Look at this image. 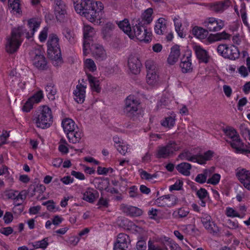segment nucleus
<instances>
[{"instance_id":"nucleus-36","label":"nucleus","mask_w":250,"mask_h":250,"mask_svg":"<svg viewBox=\"0 0 250 250\" xmlns=\"http://www.w3.org/2000/svg\"><path fill=\"white\" fill-rule=\"evenodd\" d=\"M67 137L70 143L76 144L79 143L83 136L82 130L77 127L70 132L67 133Z\"/></svg>"},{"instance_id":"nucleus-45","label":"nucleus","mask_w":250,"mask_h":250,"mask_svg":"<svg viewBox=\"0 0 250 250\" xmlns=\"http://www.w3.org/2000/svg\"><path fill=\"white\" fill-rule=\"evenodd\" d=\"M175 115L173 114H171V116L165 118L164 120L161 121V125L165 128H171L175 125Z\"/></svg>"},{"instance_id":"nucleus-38","label":"nucleus","mask_w":250,"mask_h":250,"mask_svg":"<svg viewBox=\"0 0 250 250\" xmlns=\"http://www.w3.org/2000/svg\"><path fill=\"white\" fill-rule=\"evenodd\" d=\"M62 126L64 132L67 134V133L74 131L78 127L75 122L70 118H65L62 120Z\"/></svg>"},{"instance_id":"nucleus-37","label":"nucleus","mask_w":250,"mask_h":250,"mask_svg":"<svg viewBox=\"0 0 250 250\" xmlns=\"http://www.w3.org/2000/svg\"><path fill=\"white\" fill-rule=\"evenodd\" d=\"M215 167H212L208 169H205L203 173L198 174L195 178V181L200 184L207 183V177L212 173L214 172Z\"/></svg>"},{"instance_id":"nucleus-8","label":"nucleus","mask_w":250,"mask_h":250,"mask_svg":"<svg viewBox=\"0 0 250 250\" xmlns=\"http://www.w3.org/2000/svg\"><path fill=\"white\" fill-rule=\"evenodd\" d=\"M96 30L93 27L87 24H84L83 26V54H86L87 53H88V51H87L90 47V44L94 42V38Z\"/></svg>"},{"instance_id":"nucleus-24","label":"nucleus","mask_w":250,"mask_h":250,"mask_svg":"<svg viewBox=\"0 0 250 250\" xmlns=\"http://www.w3.org/2000/svg\"><path fill=\"white\" fill-rule=\"evenodd\" d=\"M155 203L160 207H172L177 204V199L173 195H166L157 198Z\"/></svg>"},{"instance_id":"nucleus-51","label":"nucleus","mask_w":250,"mask_h":250,"mask_svg":"<svg viewBox=\"0 0 250 250\" xmlns=\"http://www.w3.org/2000/svg\"><path fill=\"white\" fill-rule=\"evenodd\" d=\"M65 38L71 43H74L76 41V34L74 31L69 29H65L63 32Z\"/></svg>"},{"instance_id":"nucleus-39","label":"nucleus","mask_w":250,"mask_h":250,"mask_svg":"<svg viewBox=\"0 0 250 250\" xmlns=\"http://www.w3.org/2000/svg\"><path fill=\"white\" fill-rule=\"evenodd\" d=\"M167 28L166 20L163 18H159L155 22L154 31L157 35H162Z\"/></svg>"},{"instance_id":"nucleus-3","label":"nucleus","mask_w":250,"mask_h":250,"mask_svg":"<svg viewBox=\"0 0 250 250\" xmlns=\"http://www.w3.org/2000/svg\"><path fill=\"white\" fill-rule=\"evenodd\" d=\"M33 122L37 128H49L53 122V116L50 108L46 105L39 106L34 116Z\"/></svg>"},{"instance_id":"nucleus-57","label":"nucleus","mask_w":250,"mask_h":250,"mask_svg":"<svg viewBox=\"0 0 250 250\" xmlns=\"http://www.w3.org/2000/svg\"><path fill=\"white\" fill-rule=\"evenodd\" d=\"M48 238H45L41 241H38L35 242L33 246L35 249H45L47 248L48 245Z\"/></svg>"},{"instance_id":"nucleus-7","label":"nucleus","mask_w":250,"mask_h":250,"mask_svg":"<svg viewBox=\"0 0 250 250\" xmlns=\"http://www.w3.org/2000/svg\"><path fill=\"white\" fill-rule=\"evenodd\" d=\"M147 69L146 81L150 87H154L158 85L160 82L156 67L154 62L151 61H147L146 62Z\"/></svg>"},{"instance_id":"nucleus-33","label":"nucleus","mask_w":250,"mask_h":250,"mask_svg":"<svg viewBox=\"0 0 250 250\" xmlns=\"http://www.w3.org/2000/svg\"><path fill=\"white\" fill-rule=\"evenodd\" d=\"M229 144L235 153L243 154L246 152V145L242 142L240 137L234 140H231Z\"/></svg>"},{"instance_id":"nucleus-30","label":"nucleus","mask_w":250,"mask_h":250,"mask_svg":"<svg viewBox=\"0 0 250 250\" xmlns=\"http://www.w3.org/2000/svg\"><path fill=\"white\" fill-rule=\"evenodd\" d=\"M231 5L229 0L211 3L209 4V9L216 12H222Z\"/></svg>"},{"instance_id":"nucleus-43","label":"nucleus","mask_w":250,"mask_h":250,"mask_svg":"<svg viewBox=\"0 0 250 250\" xmlns=\"http://www.w3.org/2000/svg\"><path fill=\"white\" fill-rule=\"evenodd\" d=\"M224 133L227 137V141L229 143L231 140H234L240 137L236 130L231 127H229L224 129Z\"/></svg>"},{"instance_id":"nucleus-4","label":"nucleus","mask_w":250,"mask_h":250,"mask_svg":"<svg viewBox=\"0 0 250 250\" xmlns=\"http://www.w3.org/2000/svg\"><path fill=\"white\" fill-rule=\"evenodd\" d=\"M59 38L55 34L49 36L47 42V53L54 65L58 66L62 63L61 49L59 44Z\"/></svg>"},{"instance_id":"nucleus-20","label":"nucleus","mask_w":250,"mask_h":250,"mask_svg":"<svg viewBox=\"0 0 250 250\" xmlns=\"http://www.w3.org/2000/svg\"><path fill=\"white\" fill-rule=\"evenodd\" d=\"M87 51H88V53H87L86 54H84V55H87L88 54L91 53V54L95 58L101 60L105 59L106 57V52L103 46L99 44L94 42L90 44V47Z\"/></svg>"},{"instance_id":"nucleus-40","label":"nucleus","mask_w":250,"mask_h":250,"mask_svg":"<svg viewBox=\"0 0 250 250\" xmlns=\"http://www.w3.org/2000/svg\"><path fill=\"white\" fill-rule=\"evenodd\" d=\"M87 80L93 91L99 93L101 91L100 82L99 79L89 74H87Z\"/></svg>"},{"instance_id":"nucleus-48","label":"nucleus","mask_w":250,"mask_h":250,"mask_svg":"<svg viewBox=\"0 0 250 250\" xmlns=\"http://www.w3.org/2000/svg\"><path fill=\"white\" fill-rule=\"evenodd\" d=\"M156 155L158 158H167L170 155V154L167 146H159L156 150Z\"/></svg>"},{"instance_id":"nucleus-54","label":"nucleus","mask_w":250,"mask_h":250,"mask_svg":"<svg viewBox=\"0 0 250 250\" xmlns=\"http://www.w3.org/2000/svg\"><path fill=\"white\" fill-rule=\"evenodd\" d=\"M45 91L49 99L53 100L56 93V89L52 84H47L45 87Z\"/></svg>"},{"instance_id":"nucleus-9","label":"nucleus","mask_w":250,"mask_h":250,"mask_svg":"<svg viewBox=\"0 0 250 250\" xmlns=\"http://www.w3.org/2000/svg\"><path fill=\"white\" fill-rule=\"evenodd\" d=\"M203 25L209 32L215 33L222 30L225 26V23L224 21L220 19L210 17L204 21Z\"/></svg>"},{"instance_id":"nucleus-12","label":"nucleus","mask_w":250,"mask_h":250,"mask_svg":"<svg viewBox=\"0 0 250 250\" xmlns=\"http://www.w3.org/2000/svg\"><path fill=\"white\" fill-rule=\"evenodd\" d=\"M129 236L124 233H119L114 243V250H126L130 244Z\"/></svg>"},{"instance_id":"nucleus-19","label":"nucleus","mask_w":250,"mask_h":250,"mask_svg":"<svg viewBox=\"0 0 250 250\" xmlns=\"http://www.w3.org/2000/svg\"><path fill=\"white\" fill-rule=\"evenodd\" d=\"M139 102L133 95L128 96L125 101L124 111L126 114H132L138 110Z\"/></svg>"},{"instance_id":"nucleus-41","label":"nucleus","mask_w":250,"mask_h":250,"mask_svg":"<svg viewBox=\"0 0 250 250\" xmlns=\"http://www.w3.org/2000/svg\"><path fill=\"white\" fill-rule=\"evenodd\" d=\"M189 213V208L186 207H183L176 209L173 212L172 215L175 219H181L187 217Z\"/></svg>"},{"instance_id":"nucleus-6","label":"nucleus","mask_w":250,"mask_h":250,"mask_svg":"<svg viewBox=\"0 0 250 250\" xmlns=\"http://www.w3.org/2000/svg\"><path fill=\"white\" fill-rule=\"evenodd\" d=\"M218 53L224 58L235 60L239 57L240 53L238 48L233 45L221 44L217 48Z\"/></svg>"},{"instance_id":"nucleus-55","label":"nucleus","mask_w":250,"mask_h":250,"mask_svg":"<svg viewBox=\"0 0 250 250\" xmlns=\"http://www.w3.org/2000/svg\"><path fill=\"white\" fill-rule=\"evenodd\" d=\"M240 16L243 23L246 26L248 27V29L250 31V26L248 22L247 13L245 6H243L241 7V9L240 10Z\"/></svg>"},{"instance_id":"nucleus-47","label":"nucleus","mask_w":250,"mask_h":250,"mask_svg":"<svg viewBox=\"0 0 250 250\" xmlns=\"http://www.w3.org/2000/svg\"><path fill=\"white\" fill-rule=\"evenodd\" d=\"M198 155H193L188 150L184 151L178 156L179 159L181 160H187L193 163H197Z\"/></svg>"},{"instance_id":"nucleus-44","label":"nucleus","mask_w":250,"mask_h":250,"mask_svg":"<svg viewBox=\"0 0 250 250\" xmlns=\"http://www.w3.org/2000/svg\"><path fill=\"white\" fill-rule=\"evenodd\" d=\"M176 168L182 174L185 176H189L190 173V170L191 168V166L189 163L183 162L178 164L176 167Z\"/></svg>"},{"instance_id":"nucleus-10","label":"nucleus","mask_w":250,"mask_h":250,"mask_svg":"<svg viewBox=\"0 0 250 250\" xmlns=\"http://www.w3.org/2000/svg\"><path fill=\"white\" fill-rule=\"evenodd\" d=\"M173 21L175 29L178 35L181 38H184L189 26L190 23L186 18H181L178 16H175Z\"/></svg>"},{"instance_id":"nucleus-1","label":"nucleus","mask_w":250,"mask_h":250,"mask_svg":"<svg viewBox=\"0 0 250 250\" xmlns=\"http://www.w3.org/2000/svg\"><path fill=\"white\" fill-rule=\"evenodd\" d=\"M77 14L95 24L101 23L104 6L100 1L95 0H72Z\"/></svg>"},{"instance_id":"nucleus-29","label":"nucleus","mask_w":250,"mask_h":250,"mask_svg":"<svg viewBox=\"0 0 250 250\" xmlns=\"http://www.w3.org/2000/svg\"><path fill=\"white\" fill-rule=\"evenodd\" d=\"M193 50L195 53L197 59L200 62L208 63L209 61V56L207 50L203 47L199 45H195L193 46Z\"/></svg>"},{"instance_id":"nucleus-14","label":"nucleus","mask_w":250,"mask_h":250,"mask_svg":"<svg viewBox=\"0 0 250 250\" xmlns=\"http://www.w3.org/2000/svg\"><path fill=\"white\" fill-rule=\"evenodd\" d=\"M119 225L124 227L125 229L130 230L135 234L144 235L146 233V231L144 228L138 226L133 222L127 219H122L121 222L119 223Z\"/></svg>"},{"instance_id":"nucleus-61","label":"nucleus","mask_w":250,"mask_h":250,"mask_svg":"<svg viewBox=\"0 0 250 250\" xmlns=\"http://www.w3.org/2000/svg\"><path fill=\"white\" fill-rule=\"evenodd\" d=\"M48 33V28L47 27H44L40 32L39 35V39L42 42L46 41Z\"/></svg>"},{"instance_id":"nucleus-35","label":"nucleus","mask_w":250,"mask_h":250,"mask_svg":"<svg viewBox=\"0 0 250 250\" xmlns=\"http://www.w3.org/2000/svg\"><path fill=\"white\" fill-rule=\"evenodd\" d=\"M8 9L13 15L21 14V0H8Z\"/></svg>"},{"instance_id":"nucleus-18","label":"nucleus","mask_w":250,"mask_h":250,"mask_svg":"<svg viewBox=\"0 0 250 250\" xmlns=\"http://www.w3.org/2000/svg\"><path fill=\"white\" fill-rule=\"evenodd\" d=\"M208 32L206 28H204L198 26H193L191 29L192 35L196 38L206 44H210L208 39L210 34Z\"/></svg>"},{"instance_id":"nucleus-60","label":"nucleus","mask_w":250,"mask_h":250,"mask_svg":"<svg viewBox=\"0 0 250 250\" xmlns=\"http://www.w3.org/2000/svg\"><path fill=\"white\" fill-rule=\"evenodd\" d=\"M21 110L24 112H29L33 107L34 104L28 98L24 103H22Z\"/></svg>"},{"instance_id":"nucleus-64","label":"nucleus","mask_w":250,"mask_h":250,"mask_svg":"<svg viewBox=\"0 0 250 250\" xmlns=\"http://www.w3.org/2000/svg\"><path fill=\"white\" fill-rule=\"evenodd\" d=\"M127 209L128 213L132 216H140L142 214V210L135 207H129Z\"/></svg>"},{"instance_id":"nucleus-32","label":"nucleus","mask_w":250,"mask_h":250,"mask_svg":"<svg viewBox=\"0 0 250 250\" xmlns=\"http://www.w3.org/2000/svg\"><path fill=\"white\" fill-rule=\"evenodd\" d=\"M230 34L227 33L226 31L222 32H217L216 33H210L208 38L209 43L221 41L222 40H228L230 39Z\"/></svg>"},{"instance_id":"nucleus-15","label":"nucleus","mask_w":250,"mask_h":250,"mask_svg":"<svg viewBox=\"0 0 250 250\" xmlns=\"http://www.w3.org/2000/svg\"><path fill=\"white\" fill-rule=\"evenodd\" d=\"M31 61L33 65L40 69H44L46 66V61L42 52L36 50L31 53Z\"/></svg>"},{"instance_id":"nucleus-27","label":"nucleus","mask_w":250,"mask_h":250,"mask_svg":"<svg viewBox=\"0 0 250 250\" xmlns=\"http://www.w3.org/2000/svg\"><path fill=\"white\" fill-rule=\"evenodd\" d=\"M181 56L180 46L175 44L170 48V52L167 59V63L171 65L175 64L179 60Z\"/></svg>"},{"instance_id":"nucleus-52","label":"nucleus","mask_w":250,"mask_h":250,"mask_svg":"<svg viewBox=\"0 0 250 250\" xmlns=\"http://www.w3.org/2000/svg\"><path fill=\"white\" fill-rule=\"evenodd\" d=\"M146 241V237L142 236H139L138 237L137 242L136 245V248L137 250H146L147 248Z\"/></svg>"},{"instance_id":"nucleus-2","label":"nucleus","mask_w":250,"mask_h":250,"mask_svg":"<svg viewBox=\"0 0 250 250\" xmlns=\"http://www.w3.org/2000/svg\"><path fill=\"white\" fill-rule=\"evenodd\" d=\"M42 20L39 18H32L27 21L28 31H24L22 25L13 28L11 37L7 39L5 49L7 52L13 53L16 52L21 45L22 40L21 36L25 34L28 39L32 38L40 27Z\"/></svg>"},{"instance_id":"nucleus-25","label":"nucleus","mask_w":250,"mask_h":250,"mask_svg":"<svg viewBox=\"0 0 250 250\" xmlns=\"http://www.w3.org/2000/svg\"><path fill=\"white\" fill-rule=\"evenodd\" d=\"M116 23L120 30L124 32L130 39L134 32V26L135 23H133L131 24L127 19H124L122 21H117Z\"/></svg>"},{"instance_id":"nucleus-5","label":"nucleus","mask_w":250,"mask_h":250,"mask_svg":"<svg viewBox=\"0 0 250 250\" xmlns=\"http://www.w3.org/2000/svg\"><path fill=\"white\" fill-rule=\"evenodd\" d=\"M152 33L150 29L145 25L135 24L134 32L130 39L136 40L140 42L149 43L152 40Z\"/></svg>"},{"instance_id":"nucleus-56","label":"nucleus","mask_w":250,"mask_h":250,"mask_svg":"<svg viewBox=\"0 0 250 250\" xmlns=\"http://www.w3.org/2000/svg\"><path fill=\"white\" fill-rule=\"evenodd\" d=\"M43 92L41 90L36 92L29 99L34 104H38L41 102L43 98Z\"/></svg>"},{"instance_id":"nucleus-63","label":"nucleus","mask_w":250,"mask_h":250,"mask_svg":"<svg viewBox=\"0 0 250 250\" xmlns=\"http://www.w3.org/2000/svg\"><path fill=\"white\" fill-rule=\"evenodd\" d=\"M183 186V182L181 180L178 179L173 185L169 187V190L170 191L173 190H179L182 188Z\"/></svg>"},{"instance_id":"nucleus-46","label":"nucleus","mask_w":250,"mask_h":250,"mask_svg":"<svg viewBox=\"0 0 250 250\" xmlns=\"http://www.w3.org/2000/svg\"><path fill=\"white\" fill-rule=\"evenodd\" d=\"M84 69L87 74L88 72H93L96 71L97 66L94 61L91 59H86L83 61Z\"/></svg>"},{"instance_id":"nucleus-59","label":"nucleus","mask_w":250,"mask_h":250,"mask_svg":"<svg viewBox=\"0 0 250 250\" xmlns=\"http://www.w3.org/2000/svg\"><path fill=\"white\" fill-rule=\"evenodd\" d=\"M140 176L142 179H146L150 182H152L154 179L157 178L158 175L156 173L153 174H150L145 171H142L140 172Z\"/></svg>"},{"instance_id":"nucleus-13","label":"nucleus","mask_w":250,"mask_h":250,"mask_svg":"<svg viewBox=\"0 0 250 250\" xmlns=\"http://www.w3.org/2000/svg\"><path fill=\"white\" fill-rule=\"evenodd\" d=\"M201 222L204 228L210 233L217 234L220 232V229L212 221L211 217L208 214H203L201 217Z\"/></svg>"},{"instance_id":"nucleus-23","label":"nucleus","mask_w":250,"mask_h":250,"mask_svg":"<svg viewBox=\"0 0 250 250\" xmlns=\"http://www.w3.org/2000/svg\"><path fill=\"white\" fill-rule=\"evenodd\" d=\"M236 175L243 186L250 190V171L244 168L238 169L236 171Z\"/></svg>"},{"instance_id":"nucleus-21","label":"nucleus","mask_w":250,"mask_h":250,"mask_svg":"<svg viewBox=\"0 0 250 250\" xmlns=\"http://www.w3.org/2000/svg\"><path fill=\"white\" fill-rule=\"evenodd\" d=\"M154 16L153 14V9L152 8H148L143 11L141 16L136 21L135 24L146 25L152 22Z\"/></svg>"},{"instance_id":"nucleus-31","label":"nucleus","mask_w":250,"mask_h":250,"mask_svg":"<svg viewBox=\"0 0 250 250\" xmlns=\"http://www.w3.org/2000/svg\"><path fill=\"white\" fill-rule=\"evenodd\" d=\"M98 196V192L90 188H86L82 192V199L89 203H93Z\"/></svg>"},{"instance_id":"nucleus-28","label":"nucleus","mask_w":250,"mask_h":250,"mask_svg":"<svg viewBox=\"0 0 250 250\" xmlns=\"http://www.w3.org/2000/svg\"><path fill=\"white\" fill-rule=\"evenodd\" d=\"M54 10L57 19L61 20L66 14V6L61 0H55Z\"/></svg>"},{"instance_id":"nucleus-22","label":"nucleus","mask_w":250,"mask_h":250,"mask_svg":"<svg viewBox=\"0 0 250 250\" xmlns=\"http://www.w3.org/2000/svg\"><path fill=\"white\" fill-rule=\"evenodd\" d=\"M8 83L13 87H17L23 89L24 87L25 83L21 79L20 75L17 73L16 70H12L8 76Z\"/></svg>"},{"instance_id":"nucleus-49","label":"nucleus","mask_w":250,"mask_h":250,"mask_svg":"<svg viewBox=\"0 0 250 250\" xmlns=\"http://www.w3.org/2000/svg\"><path fill=\"white\" fill-rule=\"evenodd\" d=\"M42 205L46 207L48 211L51 212H56L59 210V207L56 206V203L53 200H49L42 203Z\"/></svg>"},{"instance_id":"nucleus-17","label":"nucleus","mask_w":250,"mask_h":250,"mask_svg":"<svg viewBox=\"0 0 250 250\" xmlns=\"http://www.w3.org/2000/svg\"><path fill=\"white\" fill-rule=\"evenodd\" d=\"M127 66L130 72L136 75L140 73L142 65L137 55L131 54L128 58Z\"/></svg>"},{"instance_id":"nucleus-26","label":"nucleus","mask_w":250,"mask_h":250,"mask_svg":"<svg viewBox=\"0 0 250 250\" xmlns=\"http://www.w3.org/2000/svg\"><path fill=\"white\" fill-rule=\"evenodd\" d=\"M113 140L115 147L120 153L122 155H125L126 153L130 152L131 149L130 146L126 142L118 136H114Z\"/></svg>"},{"instance_id":"nucleus-42","label":"nucleus","mask_w":250,"mask_h":250,"mask_svg":"<svg viewBox=\"0 0 250 250\" xmlns=\"http://www.w3.org/2000/svg\"><path fill=\"white\" fill-rule=\"evenodd\" d=\"M214 156V152L211 150H208L204 154L198 155L197 163L200 165H205L207 162L210 160Z\"/></svg>"},{"instance_id":"nucleus-11","label":"nucleus","mask_w":250,"mask_h":250,"mask_svg":"<svg viewBox=\"0 0 250 250\" xmlns=\"http://www.w3.org/2000/svg\"><path fill=\"white\" fill-rule=\"evenodd\" d=\"M247 212V207L244 205H240L238 210L230 207H227L225 209V214L227 217L230 218L243 219L246 216Z\"/></svg>"},{"instance_id":"nucleus-53","label":"nucleus","mask_w":250,"mask_h":250,"mask_svg":"<svg viewBox=\"0 0 250 250\" xmlns=\"http://www.w3.org/2000/svg\"><path fill=\"white\" fill-rule=\"evenodd\" d=\"M211 174L208 179L207 183L213 186L217 185L220 181L221 175L219 173H214V172Z\"/></svg>"},{"instance_id":"nucleus-16","label":"nucleus","mask_w":250,"mask_h":250,"mask_svg":"<svg viewBox=\"0 0 250 250\" xmlns=\"http://www.w3.org/2000/svg\"><path fill=\"white\" fill-rule=\"evenodd\" d=\"M191 56V51L187 49L185 51L181 59L180 67L182 72L184 73H189L192 71Z\"/></svg>"},{"instance_id":"nucleus-50","label":"nucleus","mask_w":250,"mask_h":250,"mask_svg":"<svg viewBox=\"0 0 250 250\" xmlns=\"http://www.w3.org/2000/svg\"><path fill=\"white\" fill-rule=\"evenodd\" d=\"M166 146L169 150L170 155L181 148L180 143L173 141H169Z\"/></svg>"},{"instance_id":"nucleus-62","label":"nucleus","mask_w":250,"mask_h":250,"mask_svg":"<svg viewBox=\"0 0 250 250\" xmlns=\"http://www.w3.org/2000/svg\"><path fill=\"white\" fill-rule=\"evenodd\" d=\"M68 144L65 141L61 140L58 149L62 154H66L68 152Z\"/></svg>"},{"instance_id":"nucleus-58","label":"nucleus","mask_w":250,"mask_h":250,"mask_svg":"<svg viewBox=\"0 0 250 250\" xmlns=\"http://www.w3.org/2000/svg\"><path fill=\"white\" fill-rule=\"evenodd\" d=\"M114 169L110 167H105L98 166L97 169V173L98 175H106L114 172Z\"/></svg>"},{"instance_id":"nucleus-34","label":"nucleus","mask_w":250,"mask_h":250,"mask_svg":"<svg viewBox=\"0 0 250 250\" xmlns=\"http://www.w3.org/2000/svg\"><path fill=\"white\" fill-rule=\"evenodd\" d=\"M86 86L79 84L77 85L76 89L73 92L74 99L78 103H83L85 98Z\"/></svg>"}]
</instances>
